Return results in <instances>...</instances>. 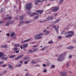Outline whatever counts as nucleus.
Listing matches in <instances>:
<instances>
[{"mask_svg": "<svg viewBox=\"0 0 76 76\" xmlns=\"http://www.w3.org/2000/svg\"><path fill=\"white\" fill-rule=\"evenodd\" d=\"M1 48H7V46L6 45H4V46L1 45Z\"/></svg>", "mask_w": 76, "mask_h": 76, "instance_id": "c85d7f7f", "label": "nucleus"}, {"mask_svg": "<svg viewBox=\"0 0 76 76\" xmlns=\"http://www.w3.org/2000/svg\"><path fill=\"white\" fill-rule=\"evenodd\" d=\"M15 35V34L14 33H12L11 34V37H13Z\"/></svg>", "mask_w": 76, "mask_h": 76, "instance_id": "2f4dec72", "label": "nucleus"}, {"mask_svg": "<svg viewBox=\"0 0 76 76\" xmlns=\"http://www.w3.org/2000/svg\"><path fill=\"white\" fill-rule=\"evenodd\" d=\"M16 53H19V50H17L15 52Z\"/></svg>", "mask_w": 76, "mask_h": 76, "instance_id": "4d7b16f0", "label": "nucleus"}, {"mask_svg": "<svg viewBox=\"0 0 76 76\" xmlns=\"http://www.w3.org/2000/svg\"><path fill=\"white\" fill-rule=\"evenodd\" d=\"M13 23V21H11L10 22V24H12Z\"/></svg>", "mask_w": 76, "mask_h": 76, "instance_id": "5fc2aeb1", "label": "nucleus"}, {"mask_svg": "<svg viewBox=\"0 0 76 76\" xmlns=\"http://www.w3.org/2000/svg\"><path fill=\"white\" fill-rule=\"evenodd\" d=\"M3 61H0V64H3Z\"/></svg>", "mask_w": 76, "mask_h": 76, "instance_id": "8fccbe9b", "label": "nucleus"}, {"mask_svg": "<svg viewBox=\"0 0 76 76\" xmlns=\"http://www.w3.org/2000/svg\"><path fill=\"white\" fill-rule=\"evenodd\" d=\"M19 59V57L18 56V57L15 58V60H18V59Z\"/></svg>", "mask_w": 76, "mask_h": 76, "instance_id": "3c124183", "label": "nucleus"}, {"mask_svg": "<svg viewBox=\"0 0 76 76\" xmlns=\"http://www.w3.org/2000/svg\"><path fill=\"white\" fill-rule=\"evenodd\" d=\"M67 74L64 72H61V76H66Z\"/></svg>", "mask_w": 76, "mask_h": 76, "instance_id": "1a4fd4ad", "label": "nucleus"}, {"mask_svg": "<svg viewBox=\"0 0 76 76\" xmlns=\"http://www.w3.org/2000/svg\"><path fill=\"white\" fill-rule=\"evenodd\" d=\"M38 18V15H36L34 17V19H37Z\"/></svg>", "mask_w": 76, "mask_h": 76, "instance_id": "c9c22d12", "label": "nucleus"}, {"mask_svg": "<svg viewBox=\"0 0 76 76\" xmlns=\"http://www.w3.org/2000/svg\"><path fill=\"white\" fill-rule=\"evenodd\" d=\"M20 63H21V64H18V65H17L15 66V67H20L21 66H22V64L23 63V61H20Z\"/></svg>", "mask_w": 76, "mask_h": 76, "instance_id": "6e6552de", "label": "nucleus"}, {"mask_svg": "<svg viewBox=\"0 0 76 76\" xmlns=\"http://www.w3.org/2000/svg\"><path fill=\"white\" fill-rule=\"evenodd\" d=\"M7 58H8V57H2L1 58V59L4 60H7Z\"/></svg>", "mask_w": 76, "mask_h": 76, "instance_id": "f3484780", "label": "nucleus"}, {"mask_svg": "<svg viewBox=\"0 0 76 76\" xmlns=\"http://www.w3.org/2000/svg\"><path fill=\"white\" fill-rule=\"evenodd\" d=\"M15 56H16V55H11L10 56V58H13V57H15Z\"/></svg>", "mask_w": 76, "mask_h": 76, "instance_id": "cd10ccee", "label": "nucleus"}, {"mask_svg": "<svg viewBox=\"0 0 76 76\" xmlns=\"http://www.w3.org/2000/svg\"><path fill=\"white\" fill-rule=\"evenodd\" d=\"M60 19H58L56 21H54L53 23H57V22H59V21H60Z\"/></svg>", "mask_w": 76, "mask_h": 76, "instance_id": "a211bd4d", "label": "nucleus"}, {"mask_svg": "<svg viewBox=\"0 0 76 76\" xmlns=\"http://www.w3.org/2000/svg\"><path fill=\"white\" fill-rule=\"evenodd\" d=\"M1 12H2V11H3V8H1Z\"/></svg>", "mask_w": 76, "mask_h": 76, "instance_id": "e2e57ef3", "label": "nucleus"}, {"mask_svg": "<svg viewBox=\"0 0 76 76\" xmlns=\"http://www.w3.org/2000/svg\"><path fill=\"white\" fill-rule=\"evenodd\" d=\"M64 1V0H61L59 3V4H61V3H63V1Z\"/></svg>", "mask_w": 76, "mask_h": 76, "instance_id": "e433bc0d", "label": "nucleus"}, {"mask_svg": "<svg viewBox=\"0 0 76 76\" xmlns=\"http://www.w3.org/2000/svg\"><path fill=\"white\" fill-rule=\"evenodd\" d=\"M47 72V69H44L43 72H44V73H46Z\"/></svg>", "mask_w": 76, "mask_h": 76, "instance_id": "f704fd0d", "label": "nucleus"}, {"mask_svg": "<svg viewBox=\"0 0 76 76\" xmlns=\"http://www.w3.org/2000/svg\"><path fill=\"white\" fill-rule=\"evenodd\" d=\"M38 50V49L37 48L33 49V53H34V52H35V51H37Z\"/></svg>", "mask_w": 76, "mask_h": 76, "instance_id": "bb28decb", "label": "nucleus"}, {"mask_svg": "<svg viewBox=\"0 0 76 76\" xmlns=\"http://www.w3.org/2000/svg\"><path fill=\"white\" fill-rule=\"evenodd\" d=\"M31 22V21H27L25 23H30Z\"/></svg>", "mask_w": 76, "mask_h": 76, "instance_id": "58836bf2", "label": "nucleus"}, {"mask_svg": "<svg viewBox=\"0 0 76 76\" xmlns=\"http://www.w3.org/2000/svg\"><path fill=\"white\" fill-rule=\"evenodd\" d=\"M15 47H19L20 46V45L19 44H14V45Z\"/></svg>", "mask_w": 76, "mask_h": 76, "instance_id": "c756f323", "label": "nucleus"}, {"mask_svg": "<svg viewBox=\"0 0 76 76\" xmlns=\"http://www.w3.org/2000/svg\"><path fill=\"white\" fill-rule=\"evenodd\" d=\"M47 20H53V17H49L47 18Z\"/></svg>", "mask_w": 76, "mask_h": 76, "instance_id": "f8f14e48", "label": "nucleus"}, {"mask_svg": "<svg viewBox=\"0 0 76 76\" xmlns=\"http://www.w3.org/2000/svg\"><path fill=\"white\" fill-rule=\"evenodd\" d=\"M7 36L8 37H9V35H10V34H7Z\"/></svg>", "mask_w": 76, "mask_h": 76, "instance_id": "052dcab7", "label": "nucleus"}, {"mask_svg": "<svg viewBox=\"0 0 76 76\" xmlns=\"http://www.w3.org/2000/svg\"><path fill=\"white\" fill-rule=\"evenodd\" d=\"M2 56H4L5 57H6V55H5V54L3 55V53L0 52V58H1Z\"/></svg>", "mask_w": 76, "mask_h": 76, "instance_id": "9b49d317", "label": "nucleus"}, {"mask_svg": "<svg viewBox=\"0 0 76 76\" xmlns=\"http://www.w3.org/2000/svg\"><path fill=\"white\" fill-rule=\"evenodd\" d=\"M27 13L28 15H31V12H30L29 11L27 12Z\"/></svg>", "mask_w": 76, "mask_h": 76, "instance_id": "a18cd8bd", "label": "nucleus"}, {"mask_svg": "<svg viewBox=\"0 0 76 76\" xmlns=\"http://www.w3.org/2000/svg\"><path fill=\"white\" fill-rule=\"evenodd\" d=\"M68 34H74V32L72 31H69L68 32Z\"/></svg>", "mask_w": 76, "mask_h": 76, "instance_id": "7c9ffc66", "label": "nucleus"}, {"mask_svg": "<svg viewBox=\"0 0 76 76\" xmlns=\"http://www.w3.org/2000/svg\"><path fill=\"white\" fill-rule=\"evenodd\" d=\"M35 4V5H38V3H36Z\"/></svg>", "mask_w": 76, "mask_h": 76, "instance_id": "774afa93", "label": "nucleus"}, {"mask_svg": "<svg viewBox=\"0 0 76 76\" xmlns=\"http://www.w3.org/2000/svg\"><path fill=\"white\" fill-rule=\"evenodd\" d=\"M10 21H9L8 22H7L6 23V26H9V24H10Z\"/></svg>", "mask_w": 76, "mask_h": 76, "instance_id": "4be33fe9", "label": "nucleus"}, {"mask_svg": "<svg viewBox=\"0 0 76 76\" xmlns=\"http://www.w3.org/2000/svg\"><path fill=\"white\" fill-rule=\"evenodd\" d=\"M23 56H24V55L21 54V55H19L18 57L19 59V58H22V57H23Z\"/></svg>", "mask_w": 76, "mask_h": 76, "instance_id": "dca6fc26", "label": "nucleus"}, {"mask_svg": "<svg viewBox=\"0 0 76 76\" xmlns=\"http://www.w3.org/2000/svg\"><path fill=\"white\" fill-rule=\"evenodd\" d=\"M6 16L7 17H6L4 19V20H7V19L10 20L11 19H13V18L10 16H9V14L6 15Z\"/></svg>", "mask_w": 76, "mask_h": 76, "instance_id": "20e7f679", "label": "nucleus"}, {"mask_svg": "<svg viewBox=\"0 0 76 76\" xmlns=\"http://www.w3.org/2000/svg\"><path fill=\"white\" fill-rule=\"evenodd\" d=\"M51 68H55V66L53 65H51Z\"/></svg>", "mask_w": 76, "mask_h": 76, "instance_id": "79ce46f5", "label": "nucleus"}, {"mask_svg": "<svg viewBox=\"0 0 76 76\" xmlns=\"http://www.w3.org/2000/svg\"><path fill=\"white\" fill-rule=\"evenodd\" d=\"M9 67L11 69H13V67L10 64L8 65Z\"/></svg>", "mask_w": 76, "mask_h": 76, "instance_id": "b1692460", "label": "nucleus"}, {"mask_svg": "<svg viewBox=\"0 0 76 76\" xmlns=\"http://www.w3.org/2000/svg\"><path fill=\"white\" fill-rule=\"evenodd\" d=\"M38 35L39 36H41L42 35H43V33H40V34H38Z\"/></svg>", "mask_w": 76, "mask_h": 76, "instance_id": "a19ab883", "label": "nucleus"}, {"mask_svg": "<svg viewBox=\"0 0 76 76\" xmlns=\"http://www.w3.org/2000/svg\"><path fill=\"white\" fill-rule=\"evenodd\" d=\"M31 63H33L34 64H35V63H36V62H35L34 61H31Z\"/></svg>", "mask_w": 76, "mask_h": 76, "instance_id": "49530a36", "label": "nucleus"}, {"mask_svg": "<svg viewBox=\"0 0 76 76\" xmlns=\"http://www.w3.org/2000/svg\"><path fill=\"white\" fill-rule=\"evenodd\" d=\"M35 15H37V13H36V12H33L32 13V15H31V16L32 17Z\"/></svg>", "mask_w": 76, "mask_h": 76, "instance_id": "aec40b11", "label": "nucleus"}, {"mask_svg": "<svg viewBox=\"0 0 76 76\" xmlns=\"http://www.w3.org/2000/svg\"><path fill=\"white\" fill-rule=\"evenodd\" d=\"M43 32L45 33V35H47L50 33V31H48L47 29H45L43 31Z\"/></svg>", "mask_w": 76, "mask_h": 76, "instance_id": "423d86ee", "label": "nucleus"}, {"mask_svg": "<svg viewBox=\"0 0 76 76\" xmlns=\"http://www.w3.org/2000/svg\"><path fill=\"white\" fill-rule=\"evenodd\" d=\"M28 44H24L23 45V47L24 48H25L26 47H28Z\"/></svg>", "mask_w": 76, "mask_h": 76, "instance_id": "5701e85b", "label": "nucleus"}, {"mask_svg": "<svg viewBox=\"0 0 76 76\" xmlns=\"http://www.w3.org/2000/svg\"><path fill=\"white\" fill-rule=\"evenodd\" d=\"M50 65V62L49 61H48L46 63V66H49Z\"/></svg>", "mask_w": 76, "mask_h": 76, "instance_id": "393cba45", "label": "nucleus"}, {"mask_svg": "<svg viewBox=\"0 0 76 76\" xmlns=\"http://www.w3.org/2000/svg\"><path fill=\"white\" fill-rule=\"evenodd\" d=\"M18 49V48L17 47H15L14 48V50H16Z\"/></svg>", "mask_w": 76, "mask_h": 76, "instance_id": "603ef678", "label": "nucleus"}, {"mask_svg": "<svg viewBox=\"0 0 76 76\" xmlns=\"http://www.w3.org/2000/svg\"><path fill=\"white\" fill-rule=\"evenodd\" d=\"M23 23H25V22L24 21L21 22L20 24L18 25V26H22Z\"/></svg>", "mask_w": 76, "mask_h": 76, "instance_id": "ddd939ff", "label": "nucleus"}, {"mask_svg": "<svg viewBox=\"0 0 76 76\" xmlns=\"http://www.w3.org/2000/svg\"><path fill=\"white\" fill-rule=\"evenodd\" d=\"M6 66H7V65H6V64L3 65L2 66H3V67H6Z\"/></svg>", "mask_w": 76, "mask_h": 76, "instance_id": "6e6d98bb", "label": "nucleus"}, {"mask_svg": "<svg viewBox=\"0 0 76 76\" xmlns=\"http://www.w3.org/2000/svg\"><path fill=\"white\" fill-rule=\"evenodd\" d=\"M43 66L44 67H45L46 66V65L45 64H43Z\"/></svg>", "mask_w": 76, "mask_h": 76, "instance_id": "13d9d810", "label": "nucleus"}, {"mask_svg": "<svg viewBox=\"0 0 76 76\" xmlns=\"http://www.w3.org/2000/svg\"><path fill=\"white\" fill-rule=\"evenodd\" d=\"M4 23V21H0V24H1L2 23Z\"/></svg>", "mask_w": 76, "mask_h": 76, "instance_id": "4c0bfd02", "label": "nucleus"}, {"mask_svg": "<svg viewBox=\"0 0 76 76\" xmlns=\"http://www.w3.org/2000/svg\"><path fill=\"white\" fill-rule=\"evenodd\" d=\"M28 61H26L24 62V64H28Z\"/></svg>", "mask_w": 76, "mask_h": 76, "instance_id": "de8ad7c7", "label": "nucleus"}, {"mask_svg": "<svg viewBox=\"0 0 76 76\" xmlns=\"http://www.w3.org/2000/svg\"><path fill=\"white\" fill-rule=\"evenodd\" d=\"M54 16H57V13H55L54 14Z\"/></svg>", "mask_w": 76, "mask_h": 76, "instance_id": "864d4df0", "label": "nucleus"}, {"mask_svg": "<svg viewBox=\"0 0 76 76\" xmlns=\"http://www.w3.org/2000/svg\"><path fill=\"white\" fill-rule=\"evenodd\" d=\"M20 20H22L23 19V16H21L20 17Z\"/></svg>", "mask_w": 76, "mask_h": 76, "instance_id": "473e14b6", "label": "nucleus"}, {"mask_svg": "<svg viewBox=\"0 0 76 76\" xmlns=\"http://www.w3.org/2000/svg\"><path fill=\"white\" fill-rule=\"evenodd\" d=\"M58 38H59V39H61V36H59L58 37Z\"/></svg>", "mask_w": 76, "mask_h": 76, "instance_id": "680f3d73", "label": "nucleus"}, {"mask_svg": "<svg viewBox=\"0 0 76 76\" xmlns=\"http://www.w3.org/2000/svg\"><path fill=\"white\" fill-rule=\"evenodd\" d=\"M45 49V47H44L42 49V50L43 51Z\"/></svg>", "mask_w": 76, "mask_h": 76, "instance_id": "09e8293b", "label": "nucleus"}, {"mask_svg": "<svg viewBox=\"0 0 76 76\" xmlns=\"http://www.w3.org/2000/svg\"><path fill=\"white\" fill-rule=\"evenodd\" d=\"M53 26L54 29H55V30L56 31V32H58V30H57V27H56V25H53Z\"/></svg>", "mask_w": 76, "mask_h": 76, "instance_id": "2eb2a0df", "label": "nucleus"}, {"mask_svg": "<svg viewBox=\"0 0 76 76\" xmlns=\"http://www.w3.org/2000/svg\"><path fill=\"white\" fill-rule=\"evenodd\" d=\"M49 44H53V41H50L49 42Z\"/></svg>", "mask_w": 76, "mask_h": 76, "instance_id": "c03bdc74", "label": "nucleus"}, {"mask_svg": "<svg viewBox=\"0 0 76 76\" xmlns=\"http://www.w3.org/2000/svg\"><path fill=\"white\" fill-rule=\"evenodd\" d=\"M36 1L37 3H40V2H41V0H37V1Z\"/></svg>", "mask_w": 76, "mask_h": 76, "instance_id": "ea45409f", "label": "nucleus"}, {"mask_svg": "<svg viewBox=\"0 0 76 76\" xmlns=\"http://www.w3.org/2000/svg\"><path fill=\"white\" fill-rule=\"evenodd\" d=\"M34 53V52L31 50H28V53Z\"/></svg>", "mask_w": 76, "mask_h": 76, "instance_id": "72a5a7b5", "label": "nucleus"}, {"mask_svg": "<svg viewBox=\"0 0 76 76\" xmlns=\"http://www.w3.org/2000/svg\"><path fill=\"white\" fill-rule=\"evenodd\" d=\"M52 11L54 12H57V10H58L59 9V7H53L52 8Z\"/></svg>", "mask_w": 76, "mask_h": 76, "instance_id": "7ed1b4c3", "label": "nucleus"}, {"mask_svg": "<svg viewBox=\"0 0 76 76\" xmlns=\"http://www.w3.org/2000/svg\"><path fill=\"white\" fill-rule=\"evenodd\" d=\"M38 47V46L37 45L36 46H33V47L34 48H35V47Z\"/></svg>", "mask_w": 76, "mask_h": 76, "instance_id": "0e129e2a", "label": "nucleus"}, {"mask_svg": "<svg viewBox=\"0 0 76 76\" xmlns=\"http://www.w3.org/2000/svg\"><path fill=\"white\" fill-rule=\"evenodd\" d=\"M32 6V4L31 3H28L26 4V5L25 8L28 9V10H29L31 9V8H32V7H31Z\"/></svg>", "mask_w": 76, "mask_h": 76, "instance_id": "f03ea898", "label": "nucleus"}, {"mask_svg": "<svg viewBox=\"0 0 76 76\" xmlns=\"http://www.w3.org/2000/svg\"><path fill=\"white\" fill-rule=\"evenodd\" d=\"M37 66H39V65H38V64H37L36 65V66H34L35 67H36Z\"/></svg>", "mask_w": 76, "mask_h": 76, "instance_id": "69168bd1", "label": "nucleus"}, {"mask_svg": "<svg viewBox=\"0 0 76 76\" xmlns=\"http://www.w3.org/2000/svg\"><path fill=\"white\" fill-rule=\"evenodd\" d=\"M31 39H32L31 38L28 39L23 41V42H21V43H24V42H28V41H31Z\"/></svg>", "mask_w": 76, "mask_h": 76, "instance_id": "0eeeda50", "label": "nucleus"}, {"mask_svg": "<svg viewBox=\"0 0 76 76\" xmlns=\"http://www.w3.org/2000/svg\"><path fill=\"white\" fill-rule=\"evenodd\" d=\"M73 35V34H68L66 36V38H70V37H72Z\"/></svg>", "mask_w": 76, "mask_h": 76, "instance_id": "4468645a", "label": "nucleus"}, {"mask_svg": "<svg viewBox=\"0 0 76 76\" xmlns=\"http://www.w3.org/2000/svg\"><path fill=\"white\" fill-rule=\"evenodd\" d=\"M66 66L67 67H69V63L67 62L66 63Z\"/></svg>", "mask_w": 76, "mask_h": 76, "instance_id": "37998d69", "label": "nucleus"}, {"mask_svg": "<svg viewBox=\"0 0 76 76\" xmlns=\"http://www.w3.org/2000/svg\"><path fill=\"white\" fill-rule=\"evenodd\" d=\"M6 72H7V71H4V72H3V74L1 73L0 74V76H3L4 75Z\"/></svg>", "mask_w": 76, "mask_h": 76, "instance_id": "412c9836", "label": "nucleus"}, {"mask_svg": "<svg viewBox=\"0 0 76 76\" xmlns=\"http://www.w3.org/2000/svg\"><path fill=\"white\" fill-rule=\"evenodd\" d=\"M20 47L21 49H22V48H23V47H22V45H21L20 46Z\"/></svg>", "mask_w": 76, "mask_h": 76, "instance_id": "bf43d9fd", "label": "nucleus"}, {"mask_svg": "<svg viewBox=\"0 0 76 76\" xmlns=\"http://www.w3.org/2000/svg\"><path fill=\"white\" fill-rule=\"evenodd\" d=\"M66 55V52H64L63 54H61L58 57V61H62L64 60V58L63 56Z\"/></svg>", "mask_w": 76, "mask_h": 76, "instance_id": "f257e3e1", "label": "nucleus"}, {"mask_svg": "<svg viewBox=\"0 0 76 76\" xmlns=\"http://www.w3.org/2000/svg\"><path fill=\"white\" fill-rule=\"evenodd\" d=\"M29 58H30V57H24L23 59L24 60H28V59H29Z\"/></svg>", "mask_w": 76, "mask_h": 76, "instance_id": "6ab92c4d", "label": "nucleus"}, {"mask_svg": "<svg viewBox=\"0 0 76 76\" xmlns=\"http://www.w3.org/2000/svg\"><path fill=\"white\" fill-rule=\"evenodd\" d=\"M34 37L36 39H41V38H42V37L39 36L38 34L36 35H35L34 36Z\"/></svg>", "mask_w": 76, "mask_h": 76, "instance_id": "39448f33", "label": "nucleus"}, {"mask_svg": "<svg viewBox=\"0 0 76 76\" xmlns=\"http://www.w3.org/2000/svg\"><path fill=\"white\" fill-rule=\"evenodd\" d=\"M73 48V47L72 46H69L68 47V49L69 50H72Z\"/></svg>", "mask_w": 76, "mask_h": 76, "instance_id": "a878e982", "label": "nucleus"}, {"mask_svg": "<svg viewBox=\"0 0 76 76\" xmlns=\"http://www.w3.org/2000/svg\"><path fill=\"white\" fill-rule=\"evenodd\" d=\"M71 57H72V56L69 55V58H71Z\"/></svg>", "mask_w": 76, "mask_h": 76, "instance_id": "338daca9", "label": "nucleus"}, {"mask_svg": "<svg viewBox=\"0 0 76 76\" xmlns=\"http://www.w3.org/2000/svg\"><path fill=\"white\" fill-rule=\"evenodd\" d=\"M43 12H44L43 10H42V11L41 10H39L37 11H36V12H37V13H40V14H41Z\"/></svg>", "mask_w": 76, "mask_h": 76, "instance_id": "9d476101", "label": "nucleus"}]
</instances>
